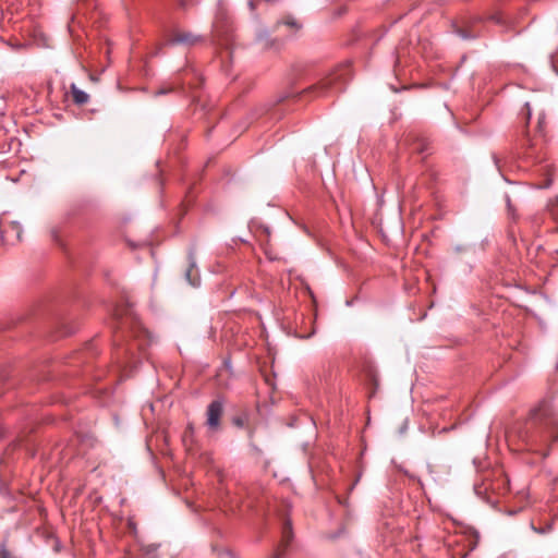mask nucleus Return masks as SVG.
<instances>
[{
    "label": "nucleus",
    "instance_id": "1",
    "mask_svg": "<svg viewBox=\"0 0 558 558\" xmlns=\"http://www.w3.org/2000/svg\"><path fill=\"white\" fill-rule=\"evenodd\" d=\"M529 451L546 458L550 447L558 445V414L551 402L541 401L531 410L521 436Z\"/></svg>",
    "mask_w": 558,
    "mask_h": 558
},
{
    "label": "nucleus",
    "instance_id": "2",
    "mask_svg": "<svg viewBox=\"0 0 558 558\" xmlns=\"http://www.w3.org/2000/svg\"><path fill=\"white\" fill-rule=\"evenodd\" d=\"M350 78V64L343 63L326 74L317 84L308 87L305 93L314 94L317 97L329 96L343 90Z\"/></svg>",
    "mask_w": 558,
    "mask_h": 558
},
{
    "label": "nucleus",
    "instance_id": "3",
    "mask_svg": "<svg viewBox=\"0 0 558 558\" xmlns=\"http://www.w3.org/2000/svg\"><path fill=\"white\" fill-rule=\"evenodd\" d=\"M114 317L118 320V328L121 332L128 329V332L132 333L135 338L140 337L141 333H145V330L135 322L130 307L116 308Z\"/></svg>",
    "mask_w": 558,
    "mask_h": 558
},
{
    "label": "nucleus",
    "instance_id": "4",
    "mask_svg": "<svg viewBox=\"0 0 558 558\" xmlns=\"http://www.w3.org/2000/svg\"><path fill=\"white\" fill-rule=\"evenodd\" d=\"M254 45L259 51H279L282 43L278 38L271 37L268 29L260 28L256 32Z\"/></svg>",
    "mask_w": 558,
    "mask_h": 558
},
{
    "label": "nucleus",
    "instance_id": "5",
    "mask_svg": "<svg viewBox=\"0 0 558 558\" xmlns=\"http://www.w3.org/2000/svg\"><path fill=\"white\" fill-rule=\"evenodd\" d=\"M23 234L22 227L16 221L0 222V239L3 244H15L21 241Z\"/></svg>",
    "mask_w": 558,
    "mask_h": 558
},
{
    "label": "nucleus",
    "instance_id": "6",
    "mask_svg": "<svg viewBox=\"0 0 558 558\" xmlns=\"http://www.w3.org/2000/svg\"><path fill=\"white\" fill-rule=\"evenodd\" d=\"M223 413V402L221 400L211 401L206 411V425L209 429L216 432L220 427V420Z\"/></svg>",
    "mask_w": 558,
    "mask_h": 558
},
{
    "label": "nucleus",
    "instance_id": "7",
    "mask_svg": "<svg viewBox=\"0 0 558 558\" xmlns=\"http://www.w3.org/2000/svg\"><path fill=\"white\" fill-rule=\"evenodd\" d=\"M203 41V37L193 34L192 32L185 31H175L173 32L169 39L168 45H184V46H195L198 43Z\"/></svg>",
    "mask_w": 558,
    "mask_h": 558
},
{
    "label": "nucleus",
    "instance_id": "8",
    "mask_svg": "<svg viewBox=\"0 0 558 558\" xmlns=\"http://www.w3.org/2000/svg\"><path fill=\"white\" fill-rule=\"evenodd\" d=\"M293 538L292 524L289 519L283 522L281 542L276 551L269 558H282Z\"/></svg>",
    "mask_w": 558,
    "mask_h": 558
},
{
    "label": "nucleus",
    "instance_id": "9",
    "mask_svg": "<svg viewBox=\"0 0 558 558\" xmlns=\"http://www.w3.org/2000/svg\"><path fill=\"white\" fill-rule=\"evenodd\" d=\"M282 26L287 28L289 37L296 35L303 27L302 23L293 15H284L279 19L274 25V32H278Z\"/></svg>",
    "mask_w": 558,
    "mask_h": 558
},
{
    "label": "nucleus",
    "instance_id": "10",
    "mask_svg": "<svg viewBox=\"0 0 558 558\" xmlns=\"http://www.w3.org/2000/svg\"><path fill=\"white\" fill-rule=\"evenodd\" d=\"M187 260L189 264L185 270V278L191 286L196 287L199 284V276L196 269L195 257L192 252L189 253Z\"/></svg>",
    "mask_w": 558,
    "mask_h": 558
},
{
    "label": "nucleus",
    "instance_id": "11",
    "mask_svg": "<svg viewBox=\"0 0 558 558\" xmlns=\"http://www.w3.org/2000/svg\"><path fill=\"white\" fill-rule=\"evenodd\" d=\"M250 418L251 414L248 411H242L239 414L234 415L232 417V424L238 428H247L248 429V437L253 438L254 430L250 427Z\"/></svg>",
    "mask_w": 558,
    "mask_h": 558
},
{
    "label": "nucleus",
    "instance_id": "12",
    "mask_svg": "<svg viewBox=\"0 0 558 558\" xmlns=\"http://www.w3.org/2000/svg\"><path fill=\"white\" fill-rule=\"evenodd\" d=\"M70 89L74 104L83 106L88 102L89 95L84 90L80 89L74 83L71 84Z\"/></svg>",
    "mask_w": 558,
    "mask_h": 558
},
{
    "label": "nucleus",
    "instance_id": "13",
    "mask_svg": "<svg viewBox=\"0 0 558 558\" xmlns=\"http://www.w3.org/2000/svg\"><path fill=\"white\" fill-rule=\"evenodd\" d=\"M520 146L524 150V155L526 158L534 159V143L527 133H525L523 137L520 140Z\"/></svg>",
    "mask_w": 558,
    "mask_h": 558
},
{
    "label": "nucleus",
    "instance_id": "14",
    "mask_svg": "<svg viewBox=\"0 0 558 558\" xmlns=\"http://www.w3.org/2000/svg\"><path fill=\"white\" fill-rule=\"evenodd\" d=\"M546 210L548 211L550 218L557 225L556 232H558V196L550 198L546 205Z\"/></svg>",
    "mask_w": 558,
    "mask_h": 558
},
{
    "label": "nucleus",
    "instance_id": "15",
    "mask_svg": "<svg viewBox=\"0 0 558 558\" xmlns=\"http://www.w3.org/2000/svg\"><path fill=\"white\" fill-rule=\"evenodd\" d=\"M545 179L542 182L535 183L537 189H548L553 183L551 172L549 166H546L544 169Z\"/></svg>",
    "mask_w": 558,
    "mask_h": 558
},
{
    "label": "nucleus",
    "instance_id": "16",
    "mask_svg": "<svg viewBox=\"0 0 558 558\" xmlns=\"http://www.w3.org/2000/svg\"><path fill=\"white\" fill-rule=\"evenodd\" d=\"M466 541H468V546H469V551H472L474 550L477 545H478V542H480V535L477 532L473 531L471 532L468 536H466Z\"/></svg>",
    "mask_w": 558,
    "mask_h": 558
},
{
    "label": "nucleus",
    "instance_id": "17",
    "mask_svg": "<svg viewBox=\"0 0 558 558\" xmlns=\"http://www.w3.org/2000/svg\"><path fill=\"white\" fill-rule=\"evenodd\" d=\"M532 529L538 534H546L551 530V523H547L545 526L535 527L533 523H531Z\"/></svg>",
    "mask_w": 558,
    "mask_h": 558
},
{
    "label": "nucleus",
    "instance_id": "18",
    "mask_svg": "<svg viewBox=\"0 0 558 558\" xmlns=\"http://www.w3.org/2000/svg\"><path fill=\"white\" fill-rule=\"evenodd\" d=\"M415 149L420 153V154H424L428 150V146L427 144L425 143H420L417 144V146L415 147Z\"/></svg>",
    "mask_w": 558,
    "mask_h": 558
},
{
    "label": "nucleus",
    "instance_id": "19",
    "mask_svg": "<svg viewBox=\"0 0 558 558\" xmlns=\"http://www.w3.org/2000/svg\"><path fill=\"white\" fill-rule=\"evenodd\" d=\"M507 208H508V213L514 218V208L511 204V199L509 196H507Z\"/></svg>",
    "mask_w": 558,
    "mask_h": 558
},
{
    "label": "nucleus",
    "instance_id": "20",
    "mask_svg": "<svg viewBox=\"0 0 558 558\" xmlns=\"http://www.w3.org/2000/svg\"><path fill=\"white\" fill-rule=\"evenodd\" d=\"M459 35L464 38V39H469V38H474L475 35H470L469 33H466L465 31L463 29H459Z\"/></svg>",
    "mask_w": 558,
    "mask_h": 558
},
{
    "label": "nucleus",
    "instance_id": "21",
    "mask_svg": "<svg viewBox=\"0 0 558 558\" xmlns=\"http://www.w3.org/2000/svg\"><path fill=\"white\" fill-rule=\"evenodd\" d=\"M177 3H178V5H179L181 9H184V10H185V9L187 8V5H189V3H187V1H186V0H177Z\"/></svg>",
    "mask_w": 558,
    "mask_h": 558
},
{
    "label": "nucleus",
    "instance_id": "22",
    "mask_svg": "<svg viewBox=\"0 0 558 558\" xmlns=\"http://www.w3.org/2000/svg\"><path fill=\"white\" fill-rule=\"evenodd\" d=\"M525 108L527 109L526 122L529 123V120L531 119V109H530V105L527 102L525 104Z\"/></svg>",
    "mask_w": 558,
    "mask_h": 558
},
{
    "label": "nucleus",
    "instance_id": "23",
    "mask_svg": "<svg viewBox=\"0 0 558 558\" xmlns=\"http://www.w3.org/2000/svg\"><path fill=\"white\" fill-rule=\"evenodd\" d=\"M4 110V101L2 99V97H0V113H2Z\"/></svg>",
    "mask_w": 558,
    "mask_h": 558
},
{
    "label": "nucleus",
    "instance_id": "24",
    "mask_svg": "<svg viewBox=\"0 0 558 558\" xmlns=\"http://www.w3.org/2000/svg\"><path fill=\"white\" fill-rule=\"evenodd\" d=\"M248 4H250L251 9L254 10V8H255L254 1H250Z\"/></svg>",
    "mask_w": 558,
    "mask_h": 558
},
{
    "label": "nucleus",
    "instance_id": "25",
    "mask_svg": "<svg viewBox=\"0 0 558 558\" xmlns=\"http://www.w3.org/2000/svg\"><path fill=\"white\" fill-rule=\"evenodd\" d=\"M167 92L165 89H160L157 92V95L166 94Z\"/></svg>",
    "mask_w": 558,
    "mask_h": 558
},
{
    "label": "nucleus",
    "instance_id": "26",
    "mask_svg": "<svg viewBox=\"0 0 558 558\" xmlns=\"http://www.w3.org/2000/svg\"><path fill=\"white\" fill-rule=\"evenodd\" d=\"M462 250H463V248H462V247H460V246H457V247H456V251H457V252H461Z\"/></svg>",
    "mask_w": 558,
    "mask_h": 558
},
{
    "label": "nucleus",
    "instance_id": "27",
    "mask_svg": "<svg viewBox=\"0 0 558 558\" xmlns=\"http://www.w3.org/2000/svg\"><path fill=\"white\" fill-rule=\"evenodd\" d=\"M52 238L56 240L57 239V234L54 231H52Z\"/></svg>",
    "mask_w": 558,
    "mask_h": 558
},
{
    "label": "nucleus",
    "instance_id": "28",
    "mask_svg": "<svg viewBox=\"0 0 558 558\" xmlns=\"http://www.w3.org/2000/svg\"><path fill=\"white\" fill-rule=\"evenodd\" d=\"M187 430H190L192 433L193 432V427L191 425H189Z\"/></svg>",
    "mask_w": 558,
    "mask_h": 558
},
{
    "label": "nucleus",
    "instance_id": "29",
    "mask_svg": "<svg viewBox=\"0 0 558 558\" xmlns=\"http://www.w3.org/2000/svg\"><path fill=\"white\" fill-rule=\"evenodd\" d=\"M128 351H132V345L131 344H129Z\"/></svg>",
    "mask_w": 558,
    "mask_h": 558
},
{
    "label": "nucleus",
    "instance_id": "30",
    "mask_svg": "<svg viewBox=\"0 0 558 558\" xmlns=\"http://www.w3.org/2000/svg\"><path fill=\"white\" fill-rule=\"evenodd\" d=\"M557 254H558V251H557Z\"/></svg>",
    "mask_w": 558,
    "mask_h": 558
}]
</instances>
